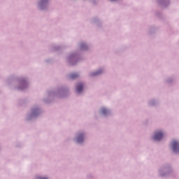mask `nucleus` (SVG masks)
<instances>
[{"label": "nucleus", "instance_id": "7ed1b4c3", "mask_svg": "<svg viewBox=\"0 0 179 179\" xmlns=\"http://www.w3.org/2000/svg\"><path fill=\"white\" fill-rule=\"evenodd\" d=\"M83 90V84H78L76 87V92L78 93H80Z\"/></svg>", "mask_w": 179, "mask_h": 179}, {"label": "nucleus", "instance_id": "20e7f679", "mask_svg": "<svg viewBox=\"0 0 179 179\" xmlns=\"http://www.w3.org/2000/svg\"><path fill=\"white\" fill-rule=\"evenodd\" d=\"M77 142H78V143L83 142V134H80L78 136Z\"/></svg>", "mask_w": 179, "mask_h": 179}, {"label": "nucleus", "instance_id": "f03ea898", "mask_svg": "<svg viewBox=\"0 0 179 179\" xmlns=\"http://www.w3.org/2000/svg\"><path fill=\"white\" fill-rule=\"evenodd\" d=\"M162 138H163V133L159 131L155 133L153 139L154 141H160Z\"/></svg>", "mask_w": 179, "mask_h": 179}, {"label": "nucleus", "instance_id": "1a4fd4ad", "mask_svg": "<svg viewBox=\"0 0 179 179\" xmlns=\"http://www.w3.org/2000/svg\"><path fill=\"white\" fill-rule=\"evenodd\" d=\"M41 2H42V3H43L44 2V0H42V1H41Z\"/></svg>", "mask_w": 179, "mask_h": 179}, {"label": "nucleus", "instance_id": "423d86ee", "mask_svg": "<svg viewBox=\"0 0 179 179\" xmlns=\"http://www.w3.org/2000/svg\"><path fill=\"white\" fill-rule=\"evenodd\" d=\"M101 113H108V110H107V108H103Z\"/></svg>", "mask_w": 179, "mask_h": 179}, {"label": "nucleus", "instance_id": "0eeeda50", "mask_svg": "<svg viewBox=\"0 0 179 179\" xmlns=\"http://www.w3.org/2000/svg\"><path fill=\"white\" fill-rule=\"evenodd\" d=\"M38 179H48V178L41 177V178H38Z\"/></svg>", "mask_w": 179, "mask_h": 179}, {"label": "nucleus", "instance_id": "6e6552de", "mask_svg": "<svg viewBox=\"0 0 179 179\" xmlns=\"http://www.w3.org/2000/svg\"><path fill=\"white\" fill-rule=\"evenodd\" d=\"M101 73V72H96V73H95V75H99V74H100Z\"/></svg>", "mask_w": 179, "mask_h": 179}, {"label": "nucleus", "instance_id": "9d476101", "mask_svg": "<svg viewBox=\"0 0 179 179\" xmlns=\"http://www.w3.org/2000/svg\"><path fill=\"white\" fill-rule=\"evenodd\" d=\"M112 1H115V0H112Z\"/></svg>", "mask_w": 179, "mask_h": 179}, {"label": "nucleus", "instance_id": "39448f33", "mask_svg": "<svg viewBox=\"0 0 179 179\" xmlns=\"http://www.w3.org/2000/svg\"><path fill=\"white\" fill-rule=\"evenodd\" d=\"M78 76H79V75H78V74H71L70 78L71 79H76V78H78Z\"/></svg>", "mask_w": 179, "mask_h": 179}, {"label": "nucleus", "instance_id": "f257e3e1", "mask_svg": "<svg viewBox=\"0 0 179 179\" xmlns=\"http://www.w3.org/2000/svg\"><path fill=\"white\" fill-rule=\"evenodd\" d=\"M172 149L173 152H179V143L176 141H173L172 142Z\"/></svg>", "mask_w": 179, "mask_h": 179}]
</instances>
